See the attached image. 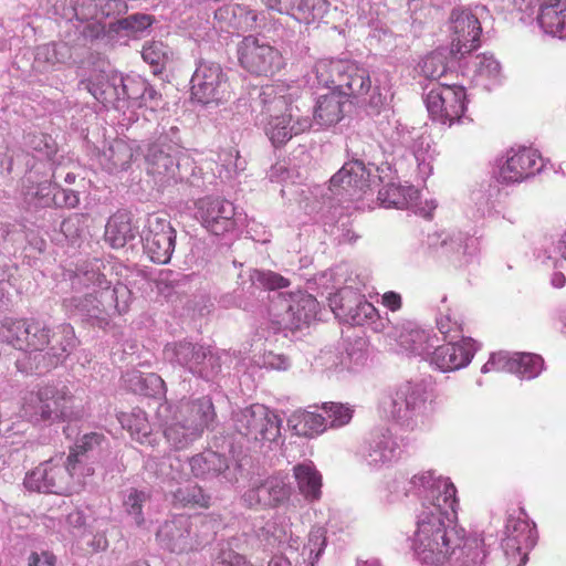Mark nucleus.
Returning <instances> with one entry per match:
<instances>
[{
  "label": "nucleus",
  "instance_id": "nucleus-51",
  "mask_svg": "<svg viewBox=\"0 0 566 566\" xmlns=\"http://www.w3.org/2000/svg\"><path fill=\"white\" fill-rule=\"evenodd\" d=\"M349 353L337 350H324L316 358V365L321 366L328 376H338L344 371L354 370Z\"/></svg>",
  "mask_w": 566,
  "mask_h": 566
},
{
  "label": "nucleus",
  "instance_id": "nucleus-49",
  "mask_svg": "<svg viewBox=\"0 0 566 566\" xmlns=\"http://www.w3.org/2000/svg\"><path fill=\"white\" fill-rule=\"evenodd\" d=\"M71 59V50L66 43H46L35 50L34 62L38 66L48 69L66 63Z\"/></svg>",
  "mask_w": 566,
  "mask_h": 566
},
{
  "label": "nucleus",
  "instance_id": "nucleus-12",
  "mask_svg": "<svg viewBox=\"0 0 566 566\" xmlns=\"http://www.w3.org/2000/svg\"><path fill=\"white\" fill-rule=\"evenodd\" d=\"M401 483L405 496L415 495L421 500V511L459 509L455 485L450 478L433 470L420 471Z\"/></svg>",
  "mask_w": 566,
  "mask_h": 566
},
{
  "label": "nucleus",
  "instance_id": "nucleus-6",
  "mask_svg": "<svg viewBox=\"0 0 566 566\" xmlns=\"http://www.w3.org/2000/svg\"><path fill=\"white\" fill-rule=\"evenodd\" d=\"M318 85L331 90H348L357 105L368 114H379L392 98L387 84L373 83L368 70L348 60L322 59L313 67Z\"/></svg>",
  "mask_w": 566,
  "mask_h": 566
},
{
  "label": "nucleus",
  "instance_id": "nucleus-63",
  "mask_svg": "<svg viewBox=\"0 0 566 566\" xmlns=\"http://www.w3.org/2000/svg\"><path fill=\"white\" fill-rule=\"evenodd\" d=\"M80 202L78 193L72 189L62 188L55 184L52 203L56 207L75 208Z\"/></svg>",
  "mask_w": 566,
  "mask_h": 566
},
{
  "label": "nucleus",
  "instance_id": "nucleus-44",
  "mask_svg": "<svg viewBox=\"0 0 566 566\" xmlns=\"http://www.w3.org/2000/svg\"><path fill=\"white\" fill-rule=\"evenodd\" d=\"M124 381L135 394L157 399L165 397V381L155 373L143 374L139 370H132L124 375Z\"/></svg>",
  "mask_w": 566,
  "mask_h": 566
},
{
  "label": "nucleus",
  "instance_id": "nucleus-50",
  "mask_svg": "<svg viewBox=\"0 0 566 566\" xmlns=\"http://www.w3.org/2000/svg\"><path fill=\"white\" fill-rule=\"evenodd\" d=\"M98 0H81L75 7V14L83 20H93L94 22L87 23L83 30L86 38L97 39L101 34L105 35L107 27L101 24L99 9L97 7Z\"/></svg>",
  "mask_w": 566,
  "mask_h": 566
},
{
  "label": "nucleus",
  "instance_id": "nucleus-25",
  "mask_svg": "<svg viewBox=\"0 0 566 566\" xmlns=\"http://www.w3.org/2000/svg\"><path fill=\"white\" fill-rule=\"evenodd\" d=\"M140 238L145 253L154 263H169L175 251L176 230L166 217L158 213L148 214Z\"/></svg>",
  "mask_w": 566,
  "mask_h": 566
},
{
  "label": "nucleus",
  "instance_id": "nucleus-9",
  "mask_svg": "<svg viewBox=\"0 0 566 566\" xmlns=\"http://www.w3.org/2000/svg\"><path fill=\"white\" fill-rule=\"evenodd\" d=\"M318 310L316 298L307 293H275L270 295L268 308L270 328L284 336L308 327Z\"/></svg>",
  "mask_w": 566,
  "mask_h": 566
},
{
  "label": "nucleus",
  "instance_id": "nucleus-46",
  "mask_svg": "<svg viewBox=\"0 0 566 566\" xmlns=\"http://www.w3.org/2000/svg\"><path fill=\"white\" fill-rule=\"evenodd\" d=\"M287 422L296 434L304 437H314L328 429L325 416L307 410L294 411Z\"/></svg>",
  "mask_w": 566,
  "mask_h": 566
},
{
  "label": "nucleus",
  "instance_id": "nucleus-43",
  "mask_svg": "<svg viewBox=\"0 0 566 566\" xmlns=\"http://www.w3.org/2000/svg\"><path fill=\"white\" fill-rule=\"evenodd\" d=\"M293 474L300 493L308 502H315L322 495V474L312 461H304L293 468Z\"/></svg>",
  "mask_w": 566,
  "mask_h": 566
},
{
  "label": "nucleus",
  "instance_id": "nucleus-7",
  "mask_svg": "<svg viewBox=\"0 0 566 566\" xmlns=\"http://www.w3.org/2000/svg\"><path fill=\"white\" fill-rule=\"evenodd\" d=\"M148 172L163 186L177 184L202 189L205 177L201 168L181 144L178 126L163 125L158 137L150 143L145 154Z\"/></svg>",
  "mask_w": 566,
  "mask_h": 566
},
{
  "label": "nucleus",
  "instance_id": "nucleus-40",
  "mask_svg": "<svg viewBox=\"0 0 566 566\" xmlns=\"http://www.w3.org/2000/svg\"><path fill=\"white\" fill-rule=\"evenodd\" d=\"M439 343L438 336L431 331L409 325L398 337V344L408 355L420 356L430 361V355Z\"/></svg>",
  "mask_w": 566,
  "mask_h": 566
},
{
  "label": "nucleus",
  "instance_id": "nucleus-14",
  "mask_svg": "<svg viewBox=\"0 0 566 566\" xmlns=\"http://www.w3.org/2000/svg\"><path fill=\"white\" fill-rule=\"evenodd\" d=\"M401 453L398 437L387 427H376L358 444L355 459L368 472L376 473L391 468L399 461Z\"/></svg>",
  "mask_w": 566,
  "mask_h": 566
},
{
  "label": "nucleus",
  "instance_id": "nucleus-58",
  "mask_svg": "<svg viewBox=\"0 0 566 566\" xmlns=\"http://www.w3.org/2000/svg\"><path fill=\"white\" fill-rule=\"evenodd\" d=\"M149 501V494L145 491L130 489L124 499V507L137 525L144 522L143 507Z\"/></svg>",
  "mask_w": 566,
  "mask_h": 566
},
{
  "label": "nucleus",
  "instance_id": "nucleus-18",
  "mask_svg": "<svg viewBox=\"0 0 566 566\" xmlns=\"http://www.w3.org/2000/svg\"><path fill=\"white\" fill-rule=\"evenodd\" d=\"M191 410L190 405H185L182 409L175 410L164 426V436L175 450H182L191 446L201 438L203 431L209 429L217 418L213 403L208 400L198 405L197 410L200 413L198 418L192 422H187V412Z\"/></svg>",
  "mask_w": 566,
  "mask_h": 566
},
{
  "label": "nucleus",
  "instance_id": "nucleus-30",
  "mask_svg": "<svg viewBox=\"0 0 566 566\" xmlns=\"http://www.w3.org/2000/svg\"><path fill=\"white\" fill-rule=\"evenodd\" d=\"M352 104L357 105L348 90H331L318 94L315 98L312 117H310L312 127L317 126V129H324L338 124Z\"/></svg>",
  "mask_w": 566,
  "mask_h": 566
},
{
  "label": "nucleus",
  "instance_id": "nucleus-59",
  "mask_svg": "<svg viewBox=\"0 0 566 566\" xmlns=\"http://www.w3.org/2000/svg\"><path fill=\"white\" fill-rule=\"evenodd\" d=\"M174 497L185 506L197 505L200 507H208L210 503V496L205 494L203 490L196 484L177 489L174 493Z\"/></svg>",
  "mask_w": 566,
  "mask_h": 566
},
{
  "label": "nucleus",
  "instance_id": "nucleus-57",
  "mask_svg": "<svg viewBox=\"0 0 566 566\" xmlns=\"http://www.w3.org/2000/svg\"><path fill=\"white\" fill-rule=\"evenodd\" d=\"M437 328L446 337L454 339L463 332V321L461 316L448 308L446 313H440L437 317Z\"/></svg>",
  "mask_w": 566,
  "mask_h": 566
},
{
  "label": "nucleus",
  "instance_id": "nucleus-24",
  "mask_svg": "<svg viewBox=\"0 0 566 566\" xmlns=\"http://www.w3.org/2000/svg\"><path fill=\"white\" fill-rule=\"evenodd\" d=\"M195 218L214 235L233 233L242 224L234 205L220 197H205L195 203Z\"/></svg>",
  "mask_w": 566,
  "mask_h": 566
},
{
  "label": "nucleus",
  "instance_id": "nucleus-64",
  "mask_svg": "<svg viewBox=\"0 0 566 566\" xmlns=\"http://www.w3.org/2000/svg\"><path fill=\"white\" fill-rule=\"evenodd\" d=\"M97 7L101 20L124 14L128 10L124 0H98Z\"/></svg>",
  "mask_w": 566,
  "mask_h": 566
},
{
  "label": "nucleus",
  "instance_id": "nucleus-13",
  "mask_svg": "<svg viewBox=\"0 0 566 566\" xmlns=\"http://www.w3.org/2000/svg\"><path fill=\"white\" fill-rule=\"evenodd\" d=\"M71 399L72 396L65 386L45 385L23 395L20 416L32 423L64 419L71 413Z\"/></svg>",
  "mask_w": 566,
  "mask_h": 566
},
{
  "label": "nucleus",
  "instance_id": "nucleus-4",
  "mask_svg": "<svg viewBox=\"0 0 566 566\" xmlns=\"http://www.w3.org/2000/svg\"><path fill=\"white\" fill-rule=\"evenodd\" d=\"M104 441L97 432L84 434L66 458L57 455L42 462L27 473L24 486L29 491L71 495L78 493L94 474L92 453Z\"/></svg>",
  "mask_w": 566,
  "mask_h": 566
},
{
  "label": "nucleus",
  "instance_id": "nucleus-48",
  "mask_svg": "<svg viewBox=\"0 0 566 566\" xmlns=\"http://www.w3.org/2000/svg\"><path fill=\"white\" fill-rule=\"evenodd\" d=\"M117 420L122 428L127 430L133 440L144 444L151 443L150 424L146 413L140 409H134L130 412H120Z\"/></svg>",
  "mask_w": 566,
  "mask_h": 566
},
{
  "label": "nucleus",
  "instance_id": "nucleus-11",
  "mask_svg": "<svg viewBox=\"0 0 566 566\" xmlns=\"http://www.w3.org/2000/svg\"><path fill=\"white\" fill-rule=\"evenodd\" d=\"M258 536L264 537L269 546L286 545L284 553L290 555L297 566H314L326 546V530L315 525L310 531L307 543L300 552L301 538L293 534L284 520L266 522Z\"/></svg>",
  "mask_w": 566,
  "mask_h": 566
},
{
  "label": "nucleus",
  "instance_id": "nucleus-45",
  "mask_svg": "<svg viewBox=\"0 0 566 566\" xmlns=\"http://www.w3.org/2000/svg\"><path fill=\"white\" fill-rule=\"evenodd\" d=\"M130 217L125 211H117L105 226V241L114 249H119L135 238Z\"/></svg>",
  "mask_w": 566,
  "mask_h": 566
},
{
  "label": "nucleus",
  "instance_id": "nucleus-36",
  "mask_svg": "<svg viewBox=\"0 0 566 566\" xmlns=\"http://www.w3.org/2000/svg\"><path fill=\"white\" fill-rule=\"evenodd\" d=\"M400 143L409 149L417 165L416 174L418 179L426 181L432 174V161L436 155L430 136L420 133L416 128L406 130L403 128L400 135Z\"/></svg>",
  "mask_w": 566,
  "mask_h": 566
},
{
  "label": "nucleus",
  "instance_id": "nucleus-39",
  "mask_svg": "<svg viewBox=\"0 0 566 566\" xmlns=\"http://www.w3.org/2000/svg\"><path fill=\"white\" fill-rule=\"evenodd\" d=\"M154 15L134 13L126 18L117 19L107 25L105 35L114 43H127L130 38L142 36L154 23Z\"/></svg>",
  "mask_w": 566,
  "mask_h": 566
},
{
  "label": "nucleus",
  "instance_id": "nucleus-31",
  "mask_svg": "<svg viewBox=\"0 0 566 566\" xmlns=\"http://www.w3.org/2000/svg\"><path fill=\"white\" fill-rule=\"evenodd\" d=\"M378 200L385 208L408 209L426 219H431L437 208L434 199L422 201L413 186H401L395 182H389L379 190Z\"/></svg>",
  "mask_w": 566,
  "mask_h": 566
},
{
  "label": "nucleus",
  "instance_id": "nucleus-62",
  "mask_svg": "<svg viewBox=\"0 0 566 566\" xmlns=\"http://www.w3.org/2000/svg\"><path fill=\"white\" fill-rule=\"evenodd\" d=\"M212 566H253L244 556L238 554L231 548H221L214 558Z\"/></svg>",
  "mask_w": 566,
  "mask_h": 566
},
{
  "label": "nucleus",
  "instance_id": "nucleus-56",
  "mask_svg": "<svg viewBox=\"0 0 566 566\" xmlns=\"http://www.w3.org/2000/svg\"><path fill=\"white\" fill-rule=\"evenodd\" d=\"M323 410L327 419L328 428L334 429L348 424L354 413V410L349 406L339 402H325Z\"/></svg>",
  "mask_w": 566,
  "mask_h": 566
},
{
  "label": "nucleus",
  "instance_id": "nucleus-15",
  "mask_svg": "<svg viewBox=\"0 0 566 566\" xmlns=\"http://www.w3.org/2000/svg\"><path fill=\"white\" fill-rule=\"evenodd\" d=\"M164 358L203 380H213L221 371V357L210 347L188 340L168 343Z\"/></svg>",
  "mask_w": 566,
  "mask_h": 566
},
{
  "label": "nucleus",
  "instance_id": "nucleus-8",
  "mask_svg": "<svg viewBox=\"0 0 566 566\" xmlns=\"http://www.w3.org/2000/svg\"><path fill=\"white\" fill-rule=\"evenodd\" d=\"M347 150L354 158L331 178L329 189L336 196L347 197L349 200L360 199L371 186L373 168L379 151L374 140H363L359 135L348 138Z\"/></svg>",
  "mask_w": 566,
  "mask_h": 566
},
{
  "label": "nucleus",
  "instance_id": "nucleus-34",
  "mask_svg": "<svg viewBox=\"0 0 566 566\" xmlns=\"http://www.w3.org/2000/svg\"><path fill=\"white\" fill-rule=\"evenodd\" d=\"M192 474L202 480L220 479L229 483H235L239 479L241 465L231 461L224 454L212 450H206L189 459Z\"/></svg>",
  "mask_w": 566,
  "mask_h": 566
},
{
  "label": "nucleus",
  "instance_id": "nucleus-53",
  "mask_svg": "<svg viewBox=\"0 0 566 566\" xmlns=\"http://www.w3.org/2000/svg\"><path fill=\"white\" fill-rule=\"evenodd\" d=\"M171 56V49L160 41L146 42L142 50L143 60L154 67L155 74L166 66Z\"/></svg>",
  "mask_w": 566,
  "mask_h": 566
},
{
  "label": "nucleus",
  "instance_id": "nucleus-29",
  "mask_svg": "<svg viewBox=\"0 0 566 566\" xmlns=\"http://www.w3.org/2000/svg\"><path fill=\"white\" fill-rule=\"evenodd\" d=\"M535 524L531 523L524 509L518 507L509 512L502 546L509 556L521 555L525 564L528 552L536 544Z\"/></svg>",
  "mask_w": 566,
  "mask_h": 566
},
{
  "label": "nucleus",
  "instance_id": "nucleus-33",
  "mask_svg": "<svg viewBox=\"0 0 566 566\" xmlns=\"http://www.w3.org/2000/svg\"><path fill=\"white\" fill-rule=\"evenodd\" d=\"M480 349V344L471 337L460 340L450 339L443 345H436L430 355V365L442 373L460 370L467 367Z\"/></svg>",
  "mask_w": 566,
  "mask_h": 566
},
{
  "label": "nucleus",
  "instance_id": "nucleus-52",
  "mask_svg": "<svg viewBox=\"0 0 566 566\" xmlns=\"http://www.w3.org/2000/svg\"><path fill=\"white\" fill-rule=\"evenodd\" d=\"M450 52L447 50H436L426 55L420 63L421 74L429 80L440 81L448 75L450 71L448 57Z\"/></svg>",
  "mask_w": 566,
  "mask_h": 566
},
{
  "label": "nucleus",
  "instance_id": "nucleus-28",
  "mask_svg": "<svg viewBox=\"0 0 566 566\" xmlns=\"http://www.w3.org/2000/svg\"><path fill=\"white\" fill-rule=\"evenodd\" d=\"M192 99L209 104L220 102L228 92V78L220 64L200 61L190 80Z\"/></svg>",
  "mask_w": 566,
  "mask_h": 566
},
{
  "label": "nucleus",
  "instance_id": "nucleus-47",
  "mask_svg": "<svg viewBox=\"0 0 566 566\" xmlns=\"http://www.w3.org/2000/svg\"><path fill=\"white\" fill-rule=\"evenodd\" d=\"M473 81L476 85H482L486 90H491L493 85L499 83L501 76V65L492 54H479L474 56L472 62Z\"/></svg>",
  "mask_w": 566,
  "mask_h": 566
},
{
  "label": "nucleus",
  "instance_id": "nucleus-35",
  "mask_svg": "<svg viewBox=\"0 0 566 566\" xmlns=\"http://www.w3.org/2000/svg\"><path fill=\"white\" fill-rule=\"evenodd\" d=\"M293 488L287 475L281 473L255 481L243 494L249 506L275 507L290 499Z\"/></svg>",
  "mask_w": 566,
  "mask_h": 566
},
{
  "label": "nucleus",
  "instance_id": "nucleus-16",
  "mask_svg": "<svg viewBox=\"0 0 566 566\" xmlns=\"http://www.w3.org/2000/svg\"><path fill=\"white\" fill-rule=\"evenodd\" d=\"M88 92L104 106L122 109L125 106L136 107L147 90V81L139 75L123 76L113 74L101 76L86 84Z\"/></svg>",
  "mask_w": 566,
  "mask_h": 566
},
{
  "label": "nucleus",
  "instance_id": "nucleus-38",
  "mask_svg": "<svg viewBox=\"0 0 566 566\" xmlns=\"http://www.w3.org/2000/svg\"><path fill=\"white\" fill-rule=\"evenodd\" d=\"M138 155L135 142L114 139L98 153L97 161L108 174H117L127 170Z\"/></svg>",
  "mask_w": 566,
  "mask_h": 566
},
{
  "label": "nucleus",
  "instance_id": "nucleus-60",
  "mask_svg": "<svg viewBox=\"0 0 566 566\" xmlns=\"http://www.w3.org/2000/svg\"><path fill=\"white\" fill-rule=\"evenodd\" d=\"M219 160L227 178L233 177L245 168V161L240 157L239 151L233 148L220 154Z\"/></svg>",
  "mask_w": 566,
  "mask_h": 566
},
{
  "label": "nucleus",
  "instance_id": "nucleus-41",
  "mask_svg": "<svg viewBox=\"0 0 566 566\" xmlns=\"http://www.w3.org/2000/svg\"><path fill=\"white\" fill-rule=\"evenodd\" d=\"M537 22L546 34L566 39V0H555L542 4Z\"/></svg>",
  "mask_w": 566,
  "mask_h": 566
},
{
  "label": "nucleus",
  "instance_id": "nucleus-10",
  "mask_svg": "<svg viewBox=\"0 0 566 566\" xmlns=\"http://www.w3.org/2000/svg\"><path fill=\"white\" fill-rule=\"evenodd\" d=\"M216 533V522L206 515H175L165 521L156 533L160 546L171 553L193 551Z\"/></svg>",
  "mask_w": 566,
  "mask_h": 566
},
{
  "label": "nucleus",
  "instance_id": "nucleus-27",
  "mask_svg": "<svg viewBox=\"0 0 566 566\" xmlns=\"http://www.w3.org/2000/svg\"><path fill=\"white\" fill-rule=\"evenodd\" d=\"M486 12L484 6L454 8L450 14L452 51L464 55L480 45L482 27L480 18Z\"/></svg>",
  "mask_w": 566,
  "mask_h": 566
},
{
  "label": "nucleus",
  "instance_id": "nucleus-61",
  "mask_svg": "<svg viewBox=\"0 0 566 566\" xmlns=\"http://www.w3.org/2000/svg\"><path fill=\"white\" fill-rule=\"evenodd\" d=\"M260 367L274 370H286L290 367V359L282 354L271 350L264 352L255 361Z\"/></svg>",
  "mask_w": 566,
  "mask_h": 566
},
{
  "label": "nucleus",
  "instance_id": "nucleus-55",
  "mask_svg": "<svg viewBox=\"0 0 566 566\" xmlns=\"http://www.w3.org/2000/svg\"><path fill=\"white\" fill-rule=\"evenodd\" d=\"M24 145L32 150L38 159H51L55 153V145L52 138L45 134L29 133L24 136Z\"/></svg>",
  "mask_w": 566,
  "mask_h": 566
},
{
  "label": "nucleus",
  "instance_id": "nucleus-26",
  "mask_svg": "<svg viewBox=\"0 0 566 566\" xmlns=\"http://www.w3.org/2000/svg\"><path fill=\"white\" fill-rule=\"evenodd\" d=\"M542 168L543 159L536 149L512 147L497 160L496 178L504 185L520 184L534 177Z\"/></svg>",
  "mask_w": 566,
  "mask_h": 566
},
{
  "label": "nucleus",
  "instance_id": "nucleus-3",
  "mask_svg": "<svg viewBox=\"0 0 566 566\" xmlns=\"http://www.w3.org/2000/svg\"><path fill=\"white\" fill-rule=\"evenodd\" d=\"M101 265L94 260L70 274L72 290L83 294L65 298L64 305L71 313L103 327L111 315L127 312L132 293L123 283L112 284L101 272Z\"/></svg>",
  "mask_w": 566,
  "mask_h": 566
},
{
  "label": "nucleus",
  "instance_id": "nucleus-37",
  "mask_svg": "<svg viewBox=\"0 0 566 566\" xmlns=\"http://www.w3.org/2000/svg\"><path fill=\"white\" fill-rule=\"evenodd\" d=\"M269 10L287 14L300 23L311 24L326 12L325 0H262Z\"/></svg>",
  "mask_w": 566,
  "mask_h": 566
},
{
  "label": "nucleus",
  "instance_id": "nucleus-20",
  "mask_svg": "<svg viewBox=\"0 0 566 566\" xmlns=\"http://www.w3.org/2000/svg\"><path fill=\"white\" fill-rule=\"evenodd\" d=\"M329 306L339 321L350 325L369 324L374 331L381 332L388 323L380 318L376 307L352 286H344L332 295Z\"/></svg>",
  "mask_w": 566,
  "mask_h": 566
},
{
  "label": "nucleus",
  "instance_id": "nucleus-1",
  "mask_svg": "<svg viewBox=\"0 0 566 566\" xmlns=\"http://www.w3.org/2000/svg\"><path fill=\"white\" fill-rule=\"evenodd\" d=\"M0 342L23 354L15 366L23 374L43 373L62 364L78 340L72 325L61 324L53 334L40 319L6 317L0 324Z\"/></svg>",
  "mask_w": 566,
  "mask_h": 566
},
{
  "label": "nucleus",
  "instance_id": "nucleus-54",
  "mask_svg": "<svg viewBox=\"0 0 566 566\" xmlns=\"http://www.w3.org/2000/svg\"><path fill=\"white\" fill-rule=\"evenodd\" d=\"M251 285L256 289L268 290L272 292L271 295L280 293V289L287 287L290 281L279 273L263 270H251L250 271Z\"/></svg>",
  "mask_w": 566,
  "mask_h": 566
},
{
  "label": "nucleus",
  "instance_id": "nucleus-21",
  "mask_svg": "<svg viewBox=\"0 0 566 566\" xmlns=\"http://www.w3.org/2000/svg\"><path fill=\"white\" fill-rule=\"evenodd\" d=\"M424 245L430 253L455 266L470 264L479 251L478 238L462 231H434L427 235Z\"/></svg>",
  "mask_w": 566,
  "mask_h": 566
},
{
  "label": "nucleus",
  "instance_id": "nucleus-2",
  "mask_svg": "<svg viewBox=\"0 0 566 566\" xmlns=\"http://www.w3.org/2000/svg\"><path fill=\"white\" fill-rule=\"evenodd\" d=\"M458 510L420 511L416 531L409 538L412 557L424 565H441L471 556V548L479 546L478 537H468L458 525Z\"/></svg>",
  "mask_w": 566,
  "mask_h": 566
},
{
  "label": "nucleus",
  "instance_id": "nucleus-32",
  "mask_svg": "<svg viewBox=\"0 0 566 566\" xmlns=\"http://www.w3.org/2000/svg\"><path fill=\"white\" fill-rule=\"evenodd\" d=\"M543 366V358L535 354L499 352L490 356L489 360L482 366L481 373L507 371L516 375L520 379L531 380L542 373Z\"/></svg>",
  "mask_w": 566,
  "mask_h": 566
},
{
  "label": "nucleus",
  "instance_id": "nucleus-5",
  "mask_svg": "<svg viewBox=\"0 0 566 566\" xmlns=\"http://www.w3.org/2000/svg\"><path fill=\"white\" fill-rule=\"evenodd\" d=\"M294 95L295 92L284 84H268L250 92L255 125L263 129L274 147L312 128L310 116H302L300 106L294 105Z\"/></svg>",
  "mask_w": 566,
  "mask_h": 566
},
{
  "label": "nucleus",
  "instance_id": "nucleus-23",
  "mask_svg": "<svg viewBox=\"0 0 566 566\" xmlns=\"http://www.w3.org/2000/svg\"><path fill=\"white\" fill-rule=\"evenodd\" d=\"M428 392L422 382L407 381L384 398L381 410L387 418L409 426L413 418L426 408Z\"/></svg>",
  "mask_w": 566,
  "mask_h": 566
},
{
  "label": "nucleus",
  "instance_id": "nucleus-19",
  "mask_svg": "<svg viewBox=\"0 0 566 566\" xmlns=\"http://www.w3.org/2000/svg\"><path fill=\"white\" fill-rule=\"evenodd\" d=\"M424 104L433 120L449 127L470 120L465 116L467 94L462 85L439 82L426 94Z\"/></svg>",
  "mask_w": 566,
  "mask_h": 566
},
{
  "label": "nucleus",
  "instance_id": "nucleus-42",
  "mask_svg": "<svg viewBox=\"0 0 566 566\" xmlns=\"http://www.w3.org/2000/svg\"><path fill=\"white\" fill-rule=\"evenodd\" d=\"M214 18L237 31H249L256 27L258 13L244 4L231 3L220 7Z\"/></svg>",
  "mask_w": 566,
  "mask_h": 566
},
{
  "label": "nucleus",
  "instance_id": "nucleus-17",
  "mask_svg": "<svg viewBox=\"0 0 566 566\" xmlns=\"http://www.w3.org/2000/svg\"><path fill=\"white\" fill-rule=\"evenodd\" d=\"M232 420L238 433L249 442L264 446L276 442L281 437L282 419L261 403H253L233 412Z\"/></svg>",
  "mask_w": 566,
  "mask_h": 566
},
{
  "label": "nucleus",
  "instance_id": "nucleus-22",
  "mask_svg": "<svg viewBox=\"0 0 566 566\" xmlns=\"http://www.w3.org/2000/svg\"><path fill=\"white\" fill-rule=\"evenodd\" d=\"M237 52L240 65L251 74L272 76L285 66L281 51L254 35L244 36Z\"/></svg>",
  "mask_w": 566,
  "mask_h": 566
}]
</instances>
